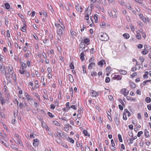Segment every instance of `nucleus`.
<instances>
[{
    "instance_id": "1",
    "label": "nucleus",
    "mask_w": 151,
    "mask_h": 151,
    "mask_svg": "<svg viewBox=\"0 0 151 151\" xmlns=\"http://www.w3.org/2000/svg\"><path fill=\"white\" fill-rule=\"evenodd\" d=\"M8 73H5V75L6 78H10L13 76L14 77V80H16V77L15 76V74L13 73L12 71V68L10 66H9L8 68Z\"/></svg>"
},
{
    "instance_id": "2",
    "label": "nucleus",
    "mask_w": 151,
    "mask_h": 151,
    "mask_svg": "<svg viewBox=\"0 0 151 151\" xmlns=\"http://www.w3.org/2000/svg\"><path fill=\"white\" fill-rule=\"evenodd\" d=\"M100 39L103 41H106L109 40V37L107 34L101 33L100 34Z\"/></svg>"
},
{
    "instance_id": "3",
    "label": "nucleus",
    "mask_w": 151,
    "mask_h": 151,
    "mask_svg": "<svg viewBox=\"0 0 151 151\" xmlns=\"http://www.w3.org/2000/svg\"><path fill=\"white\" fill-rule=\"evenodd\" d=\"M121 94L125 96H127L129 93V91L126 88H122L120 91Z\"/></svg>"
},
{
    "instance_id": "4",
    "label": "nucleus",
    "mask_w": 151,
    "mask_h": 151,
    "mask_svg": "<svg viewBox=\"0 0 151 151\" xmlns=\"http://www.w3.org/2000/svg\"><path fill=\"white\" fill-rule=\"evenodd\" d=\"M24 96L28 101H31L33 100L32 97L29 95L27 92H25L24 93Z\"/></svg>"
},
{
    "instance_id": "5",
    "label": "nucleus",
    "mask_w": 151,
    "mask_h": 151,
    "mask_svg": "<svg viewBox=\"0 0 151 151\" xmlns=\"http://www.w3.org/2000/svg\"><path fill=\"white\" fill-rule=\"evenodd\" d=\"M86 45L84 43V42H83V41H81L79 45V50L80 51H82L84 50L85 47Z\"/></svg>"
},
{
    "instance_id": "6",
    "label": "nucleus",
    "mask_w": 151,
    "mask_h": 151,
    "mask_svg": "<svg viewBox=\"0 0 151 151\" xmlns=\"http://www.w3.org/2000/svg\"><path fill=\"white\" fill-rule=\"evenodd\" d=\"M99 92L97 93L94 90H91L90 92V95L91 96L96 97L98 95Z\"/></svg>"
},
{
    "instance_id": "7",
    "label": "nucleus",
    "mask_w": 151,
    "mask_h": 151,
    "mask_svg": "<svg viewBox=\"0 0 151 151\" xmlns=\"http://www.w3.org/2000/svg\"><path fill=\"white\" fill-rule=\"evenodd\" d=\"M63 28H64L63 27V28H57V33L60 37H61L62 35V30L63 29Z\"/></svg>"
},
{
    "instance_id": "8",
    "label": "nucleus",
    "mask_w": 151,
    "mask_h": 151,
    "mask_svg": "<svg viewBox=\"0 0 151 151\" xmlns=\"http://www.w3.org/2000/svg\"><path fill=\"white\" fill-rule=\"evenodd\" d=\"M55 26L57 28H63V27L64 28V27L63 26L62 24V23L60 24L59 23L57 22H55Z\"/></svg>"
},
{
    "instance_id": "9",
    "label": "nucleus",
    "mask_w": 151,
    "mask_h": 151,
    "mask_svg": "<svg viewBox=\"0 0 151 151\" xmlns=\"http://www.w3.org/2000/svg\"><path fill=\"white\" fill-rule=\"evenodd\" d=\"M113 78L117 80H120L122 79V76L119 75H114Z\"/></svg>"
},
{
    "instance_id": "10",
    "label": "nucleus",
    "mask_w": 151,
    "mask_h": 151,
    "mask_svg": "<svg viewBox=\"0 0 151 151\" xmlns=\"http://www.w3.org/2000/svg\"><path fill=\"white\" fill-rule=\"evenodd\" d=\"M118 71L121 74L124 75H125L127 73V72L126 70L122 69L119 70Z\"/></svg>"
},
{
    "instance_id": "11",
    "label": "nucleus",
    "mask_w": 151,
    "mask_h": 151,
    "mask_svg": "<svg viewBox=\"0 0 151 151\" xmlns=\"http://www.w3.org/2000/svg\"><path fill=\"white\" fill-rule=\"evenodd\" d=\"M95 64L94 63H90L88 66V69H91L92 68L95 66Z\"/></svg>"
},
{
    "instance_id": "12",
    "label": "nucleus",
    "mask_w": 151,
    "mask_h": 151,
    "mask_svg": "<svg viewBox=\"0 0 151 151\" xmlns=\"http://www.w3.org/2000/svg\"><path fill=\"white\" fill-rule=\"evenodd\" d=\"M70 124H66L64 125V129L66 132L68 131L69 130V127L70 126Z\"/></svg>"
},
{
    "instance_id": "13",
    "label": "nucleus",
    "mask_w": 151,
    "mask_h": 151,
    "mask_svg": "<svg viewBox=\"0 0 151 151\" xmlns=\"http://www.w3.org/2000/svg\"><path fill=\"white\" fill-rule=\"evenodd\" d=\"M70 34L72 37H74L76 35V32L72 29L70 30Z\"/></svg>"
},
{
    "instance_id": "14",
    "label": "nucleus",
    "mask_w": 151,
    "mask_h": 151,
    "mask_svg": "<svg viewBox=\"0 0 151 151\" xmlns=\"http://www.w3.org/2000/svg\"><path fill=\"white\" fill-rule=\"evenodd\" d=\"M111 69L110 67H108L106 68V71L107 72L106 75L107 76H109V74L110 73L111 71Z\"/></svg>"
},
{
    "instance_id": "15",
    "label": "nucleus",
    "mask_w": 151,
    "mask_h": 151,
    "mask_svg": "<svg viewBox=\"0 0 151 151\" xmlns=\"http://www.w3.org/2000/svg\"><path fill=\"white\" fill-rule=\"evenodd\" d=\"M68 77L70 81L71 82H73L74 81V80L73 76L71 74H69L68 75Z\"/></svg>"
},
{
    "instance_id": "16",
    "label": "nucleus",
    "mask_w": 151,
    "mask_h": 151,
    "mask_svg": "<svg viewBox=\"0 0 151 151\" xmlns=\"http://www.w3.org/2000/svg\"><path fill=\"white\" fill-rule=\"evenodd\" d=\"M106 63L104 60H102L100 61L98 63V65L100 66H102Z\"/></svg>"
},
{
    "instance_id": "17",
    "label": "nucleus",
    "mask_w": 151,
    "mask_h": 151,
    "mask_svg": "<svg viewBox=\"0 0 151 151\" xmlns=\"http://www.w3.org/2000/svg\"><path fill=\"white\" fill-rule=\"evenodd\" d=\"M19 71L21 74H24L26 72L25 70L22 67L21 69L19 70Z\"/></svg>"
},
{
    "instance_id": "18",
    "label": "nucleus",
    "mask_w": 151,
    "mask_h": 151,
    "mask_svg": "<svg viewBox=\"0 0 151 151\" xmlns=\"http://www.w3.org/2000/svg\"><path fill=\"white\" fill-rule=\"evenodd\" d=\"M142 20L143 22L146 23L150 21V19L147 17H146L144 18L143 17L142 19Z\"/></svg>"
},
{
    "instance_id": "19",
    "label": "nucleus",
    "mask_w": 151,
    "mask_h": 151,
    "mask_svg": "<svg viewBox=\"0 0 151 151\" xmlns=\"http://www.w3.org/2000/svg\"><path fill=\"white\" fill-rule=\"evenodd\" d=\"M90 41L89 39L88 38H86L84 40V41L83 42H84V43H85L87 45L89 44Z\"/></svg>"
},
{
    "instance_id": "20",
    "label": "nucleus",
    "mask_w": 151,
    "mask_h": 151,
    "mask_svg": "<svg viewBox=\"0 0 151 151\" xmlns=\"http://www.w3.org/2000/svg\"><path fill=\"white\" fill-rule=\"evenodd\" d=\"M84 51H83L82 52V53H81L80 55V58L81 60L82 61H83L84 60Z\"/></svg>"
},
{
    "instance_id": "21",
    "label": "nucleus",
    "mask_w": 151,
    "mask_h": 151,
    "mask_svg": "<svg viewBox=\"0 0 151 151\" xmlns=\"http://www.w3.org/2000/svg\"><path fill=\"white\" fill-rule=\"evenodd\" d=\"M144 134L146 137H149V132L147 130L145 129L144 131Z\"/></svg>"
},
{
    "instance_id": "22",
    "label": "nucleus",
    "mask_w": 151,
    "mask_h": 151,
    "mask_svg": "<svg viewBox=\"0 0 151 151\" xmlns=\"http://www.w3.org/2000/svg\"><path fill=\"white\" fill-rule=\"evenodd\" d=\"M38 139H35L33 140V145L34 146H36L38 144Z\"/></svg>"
},
{
    "instance_id": "23",
    "label": "nucleus",
    "mask_w": 151,
    "mask_h": 151,
    "mask_svg": "<svg viewBox=\"0 0 151 151\" xmlns=\"http://www.w3.org/2000/svg\"><path fill=\"white\" fill-rule=\"evenodd\" d=\"M149 73L147 71H146L145 72L143 76V78H147L148 77V75Z\"/></svg>"
},
{
    "instance_id": "24",
    "label": "nucleus",
    "mask_w": 151,
    "mask_h": 151,
    "mask_svg": "<svg viewBox=\"0 0 151 151\" xmlns=\"http://www.w3.org/2000/svg\"><path fill=\"white\" fill-rule=\"evenodd\" d=\"M124 38L126 39H128L129 37V35L128 33H125L123 35Z\"/></svg>"
},
{
    "instance_id": "25",
    "label": "nucleus",
    "mask_w": 151,
    "mask_h": 151,
    "mask_svg": "<svg viewBox=\"0 0 151 151\" xmlns=\"http://www.w3.org/2000/svg\"><path fill=\"white\" fill-rule=\"evenodd\" d=\"M148 52V50L146 49H144L143 50L142 52V53L144 55L147 54Z\"/></svg>"
},
{
    "instance_id": "26",
    "label": "nucleus",
    "mask_w": 151,
    "mask_h": 151,
    "mask_svg": "<svg viewBox=\"0 0 151 151\" xmlns=\"http://www.w3.org/2000/svg\"><path fill=\"white\" fill-rule=\"evenodd\" d=\"M0 70L1 71L2 73H6L5 71V68L4 66H1L0 67Z\"/></svg>"
},
{
    "instance_id": "27",
    "label": "nucleus",
    "mask_w": 151,
    "mask_h": 151,
    "mask_svg": "<svg viewBox=\"0 0 151 151\" xmlns=\"http://www.w3.org/2000/svg\"><path fill=\"white\" fill-rule=\"evenodd\" d=\"M76 10L79 12H81V9L80 6H76Z\"/></svg>"
},
{
    "instance_id": "28",
    "label": "nucleus",
    "mask_w": 151,
    "mask_h": 151,
    "mask_svg": "<svg viewBox=\"0 0 151 151\" xmlns=\"http://www.w3.org/2000/svg\"><path fill=\"white\" fill-rule=\"evenodd\" d=\"M136 37L138 40H140L141 39V36L140 33H138L136 35Z\"/></svg>"
},
{
    "instance_id": "29",
    "label": "nucleus",
    "mask_w": 151,
    "mask_h": 151,
    "mask_svg": "<svg viewBox=\"0 0 151 151\" xmlns=\"http://www.w3.org/2000/svg\"><path fill=\"white\" fill-rule=\"evenodd\" d=\"M67 139L69 142L71 143H74V140L70 137H68L67 138Z\"/></svg>"
},
{
    "instance_id": "30",
    "label": "nucleus",
    "mask_w": 151,
    "mask_h": 151,
    "mask_svg": "<svg viewBox=\"0 0 151 151\" xmlns=\"http://www.w3.org/2000/svg\"><path fill=\"white\" fill-rule=\"evenodd\" d=\"M5 6L6 7V8L7 9H9L10 8V5L8 3H6L5 4Z\"/></svg>"
},
{
    "instance_id": "31",
    "label": "nucleus",
    "mask_w": 151,
    "mask_h": 151,
    "mask_svg": "<svg viewBox=\"0 0 151 151\" xmlns=\"http://www.w3.org/2000/svg\"><path fill=\"white\" fill-rule=\"evenodd\" d=\"M82 68H83V73H86V66L85 65H83L82 66Z\"/></svg>"
},
{
    "instance_id": "32",
    "label": "nucleus",
    "mask_w": 151,
    "mask_h": 151,
    "mask_svg": "<svg viewBox=\"0 0 151 151\" xmlns=\"http://www.w3.org/2000/svg\"><path fill=\"white\" fill-rule=\"evenodd\" d=\"M70 67L71 69H73L74 68V66L73 65V62H71L70 63Z\"/></svg>"
},
{
    "instance_id": "33",
    "label": "nucleus",
    "mask_w": 151,
    "mask_h": 151,
    "mask_svg": "<svg viewBox=\"0 0 151 151\" xmlns=\"http://www.w3.org/2000/svg\"><path fill=\"white\" fill-rule=\"evenodd\" d=\"M86 14H88V15H90L91 14V9H89L87 10L85 12Z\"/></svg>"
},
{
    "instance_id": "34",
    "label": "nucleus",
    "mask_w": 151,
    "mask_h": 151,
    "mask_svg": "<svg viewBox=\"0 0 151 151\" xmlns=\"http://www.w3.org/2000/svg\"><path fill=\"white\" fill-rule=\"evenodd\" d=\"M98 15L95 14L94 16V18L95 19V23H96L98 21Z\"/></svg>"
},
{
    "instance_id": "35",
    "label": "nucleus",
    "mask_w": 151,
    "mask_h": 151,
    "mask_svg": "<svg viewBox=\"0 0 151 151\" xmlns=\"http://www.w3.org/2000/svg\"><path fill=\"white\" fill-rule=\"evenodd\" d=\"M130 86L132 88H134L136 87V85L133 83H131Z\"/></svg>"
},
{
    "instance_id": "36",
    "label": "nucleus",
    "mask_w": 151,
    "mask_h": 151,
    "mask_svg": "<svg viewBox=\"0 0 151 151\" xmlns=\"http://www.w3.org/2000/svg\"><path fill=\"white\" fill-rule=\"evenodd\" d=\"M5 24L7 25L9 24V21H8V18L6 17H5Z\"/></svg>"
},
{
    "instance_id": "37",
    "label": "nucleus",
    "mask_w": 151,
    "mask_h": 151,
    "mask_svg": "<svg viewBox=\"0 0 151 151\" xmlns=\"http://www.w3.org/2000/svg\"><path fill=\"white\" fill-rule=\"evenodd\" d=\"M53 123L54 124L58 126H60V124L56 121H53Z\"/></svg>"
},
{
    "instance_id": "38",
    "label": "nucleus",
    "mask_w": 151,
    "mask_h": 151,
    "mask_svg": "<svg viewBox=\"0 0 151 151\" xmlns=\"http://www.w3.org/2000/svg\"><path fill=\"white\" fill-rule=\"evenodd\" d=\"M26 25L25 24H24V26H23L22 28L21 29L23 32H26Z\"/></svg>"
},
{
    "instance_id": "39",
    "label": "nucleus",
    "mask_w": 151,
    "mask_h": 151,
    "mask_svg": "<svg viewBox=\"0 0 151 151\" xmlns=\"http://www.w3.org/2000/svg\"><path fill=\"white\" fill-rule=\"evenodd\" d=\"M144 49H150L151 48L150 46L149 45H144Z\"/></svg>"
},
{
    "instance_id": "40",
    "label": "nucleus",
    "mask_w": 151,
    "mask_h": 151,
    "mask_svg": "<svg viewBox=\"0 0 151 151\" xmlns=\"http://www.w3.org/2000/svg\"><path fill=\"white\" fill-rule=\"evenodd\" d=\"M145 101L147 103H150L151 101L150 98V97H146L145 99Z\"/></svg>"
},
{
    "instance_id": "41",
    "label": "nucleus",
    "mask_w": 151,
    "mask_h": 151,
    "mask_svg": "<svg viewBox=\"0 0 151 151\" xmlns=\"http://www.w3.org/2000/svg\"><path fill=\"white\" fill-rule=\"evenodd\" d=\"M83 133L85 136H89L88 135V132L86 130H84L83 132Z\"/></svg>"
},
{
    "instance_id": "42",
    "label": "nucleus",
    "mask_w": 151,
    "mask_h": 151,
    "mask_svg": "<svg viewBox=\"0 0 151 151\" xmlns=\"http://www.w3.org/2000/svg\"><path fill=\"white\" fill-rule=\"evenodd\" d=\"M47 114L49 116L51 117H53L55 116L54 115L50 112H48L47 113Z\"/></svg>"
},
{
    "instance_id": "43",
    "label": "nucleus",
    "mask_w": 151,
    "mask_h": 151,
    "mask_svg": "<svg viewBox=\"0 0 151 151\" xmlns=\"http://www.w3.org/2000/svg\"><path fill=\"white\" fill-rule=\"evenodd\" d=\"M134 140V139L132 138H130L129 142H128L129 145L132 144L133 143Z\"/></svg>"
},
{
    "instance_id": "44",
    "label": "nucleus",
    "mask_w": 151,
    "mask_h": 151,
    "mask_svg": "<svg viewBox=\"0 0 151 151\" xmlns=\"http://www.w3.org/2000/svg\"><path fill=\"white\" fill-rule=\"evenodd\" d=\"M118 137H119V141L121 142H122V139L121 135V134H118Z\"/></svg>"
},
{
    "instance_id": "45",
    "label": "nucleus",
    "mask_w": 151,
    "mask_h": 151,
    "mask_svg": "<svg viewBox=\"0 0 151 151\" xmlns=\"http://www.w3.org/2000/svg\"><path fill=\"white\" fill-rule=\"evenodd\" d=\"M91 74L92 76H97V73L96 72H92L91 73Z\"/></svg>"
},
{
    "instance_id": "46",
    "label": "nucleus",
    "mask_w": 151,
    "mask_h": 151,
    "mask_svg": "<svg viewBox=\"0 0 151 151\" xmlns=\"http://www.w3.org/2000/svg\"><path fill=\"white\" fill-rule=\"evenodd\" d=\"M76 144L78 147H81L82 146V143H79L78 142H77Z\"/></svg>"
},
{
    "instance_id": "47",
    "label": "nucleus",
    "mask_w": 151,
    "mask_h": 151,
    "mask_svg": "<svg viewBox=\"0 0 151 151\" xmlns=\"http://www.w3.org/2000/svg\"><path fill=\"white\" fill-rule=\"evenodd\" d=\"M142 134H143L142 131H139V132H138V133H137V136L138 137H140L141 136Z\"/></svg>"
},
{
    "instance_id": "48",
    "label": "nucleus",
    "mask_w": 151,
    "mask_h": 151,
    "mask_svg": "<svg viewBox=\"0 0 151 151\" xmlns=\"http://www.w3.org/2000/svg\"><path fill=\"white\" fill-rule=\"evenodd\" d=\"M123 119L124 120H126L127 119V114H123Z\"/></svg>"
},
{
    "instance_id": "49",
    "label": "nucleus",
    "mask_w": 151,
    "mask_h": 151,
    "mask_svg": "<svg viewBox=\"0 0 151 151\" xmlns=\"http://www.w3.org/2000/svg\"><path fill=\"white\" fill-rule=\"evenodd\" d=\"M110 79L108 77H106L105 79V82L106 83H109L110 81Z\"/></svg>"
},
{
    "instance_id": "50",
    "label": "nucleus",
    "mask_w": 151,
    "mask_h": 151,
    "mask_svg": "<svg viewBox=\"0 0 151 151\" xmlns=\"http://www.w3.org/2000/svg\"><path fill=\"white\" fill-rule=\"evenodd\" d=\"M31 54V52L30 51L28 52L25 55V57L26 58H28L29 57V55H30Z\"/></svg>"
},
{
    "instance_id": "51",
    "label": "nucleus",
    "mask_w": 151,
    "mask_h": 151,
    "mask_svg": "<svg viewBox=\"0 0 151 151\" xmlns=\"http://www.w3.org/2000/svg\"><path fill=\"white\" fill-rule=\"evenodd\" d=\"M69 106H70L69 102H67L66 103V107L67 108H68V109H70V107H69Z\"/></svg>"
},
{
    "instance_id": "52",
    "label": "nucleus",
    "mask_w": 151,
    "mask_h": 151,
    "mask_svg": "<svg viewBox=\"0 0 151 151\" xmlns=\"http://www.w3.org/2000/svg\"><path fill=\"white\" fill-rule=\"evenodd\" d=\"M137 75V73L136 72L133 73L131 75V76L132 78H133L136 76Z\"/></svg>"
},
{
    "instance_id": "53",
    "label": "nucleus",
    "mask_w": 151,
    "mask_h": 151,
    "mask_svg": "<svg viewBox=\"0 0 151 151\" xmlns=\"http://www.w3.org/2000/svg\"><path fill=\"white\" fill-rule=\"evenodd\" d=\"M85 19L86 20H88L89 19V15L88 14H85Z\"/></svg>"
},
{
    "instance_id": "54",
    "label": "nucleus",
    "mask_w": 151,
    "mask_h": 151,
    "mask_svg": "<svg viewBox=\"0 0 151 151\" xmlns=\"http://www.w3.org/2000/svg\"><path fill=\"white\" fill-rule=\"evenodd\" d=\"M139 59L140 60L142 63L144 60V58L142 57H140L139 58Z\"/></svg>"
},
{
    "instance_id": "55",
    "label": "nucleus",
    "mask_w": 151,
    "mask_h": 151,
    "mask_svg": "<svg viewBox=\"0 0 151 151\" xmlns=\"http://www.w3.org/2000/svg\"><path fill=\"white\" fill-rule=\"evenodd\" d=\"M106 25V23L105 22H103L100 24V26L101 27H103L104 26H105Z\"/></svg>"
},
{
    "instance_id": "56",
    "label": "nucleus",
    "mask_w": 151,
    "mask_h": 151,
    "mask_svg": "<svg viewBox=\"0 0 151 151\" xmlns=\"http://www.w3.org/2000/svg\"><path fill=\"white\" fill-rule=\"evenodd\" d=\"M7 32V36L9 37H10V34L9 31V30H7L6 31Z\"/></svg>"
},
{
    "instance_id": "57",
    "label": "nucleus",
    "mask_w": 151,
    "mask_h": 151,
    "mask_svg": "<svg viewBox=\"0 0 151 151\" xmlns=\"http://www.w3.org/2000/svg\"><path fill=\"white\" fill-rule=\"evenodd\" d=\"M143 47V45L142 44H140L137 45V47L139 49L142 48Z\"/></svg>"
},
{
    "instance_id": "58",
    "label": "nucleus",
    "mask_w": 151,
    "mask_h": 151,
    "mask_svg": "<svg viewBox=\"0 0 151 151\" xmlns=\"http://www.w3.org/2000/svg\"><path fill=\"white\" fill-rule=\"evenodd\" d=\"M24 74H25V76L27 77H29L30 75L29 73L28 72H26Z\"/></svg>"
},
{
    "instance_id": "59",
    "label": "nucleus",
    "mask_w": 151,
    "mask_h": 151,
    "mask_svg": "<svg viewBox=\"0 0 151 151\" xmlns=\"http://www.w3.org/2000/svg\"><path fill=\"white\" fill-rule=\"evenodd\" d=\"M22 65L23 66V68H26L27 66L26 64L24 63H22Z\"/></svg>"
},
{
    "instance_id": "60",
    "label": "nucleus",
    "mask_w": 151,
    "mask_h": 151,
    "mask_svg": "<svg viewBox=\"0 0 151 151\" xmlns=\"http://www.w3.org/2000/svg\"><path fill=\"white\" fill-rule=\"evenodd\" d=\"M138 2V3L141 4L142 3V0H134Z\"/></svg>"
},
{
    "instance_id": "61",
    "label": "nucleus",
    "mask_w": 151,
    "mask_h": 151,
    "mask_svg": "<svg viewBox=\"0 0 151 151\" xmlns=\"http://www.w3.org/2000/svg\"><path fill=\"white\" fill-rule=\"evenodd\" d=\"M85 151H90V148L88 146H86L85 147Z\"/></svg>"
},
{
    "instance_id": "62",
    "label": "nucleus",
    "mask_w": 151,
    "mask_h": 151,
    "mask_svg": "<svg viewBox=\"0 0 151 151\" xmlns=\"http://www.w3.org/2000/svg\"><path fill=\"white\" fill-rule=\"evenodd\" d=\"M129 112L128 110L127 109H126L124 110V112L123 114H127Z\"/></svg>"
},
{
    "instance_id": "63",
    "label": "nucleus",
    "mask_w": 151,
    "mask_h": 151,
    "mask_svg": "<svg viewBox=\"0 0 151 151\" xmlns=\"http://www.w3.org/2000/svg\"><path fill=\"white\" fill-rule=\"evenodd\" d=\"M119 3L121 5H123L124 4V2L122 0H119Z\"/></svg>"
},
{
    "instance_id": "64",
    "label": "nucleus",
    "mask_w": 151,
    "mask_h": 151,
    "mask_svg": "<svg viewBox=\"0 0 151 151\" xmlns=\"http://www.w3.org/2000/svg\"><path fill=\"white\" fill-rule=\"evenodd\" d=\"M108 98L110 101H112L113 100V97L111 95L109 96Z\"/></svg>"
}]
</instances>
